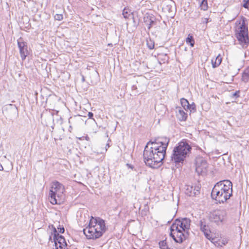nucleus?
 <instances>
[{
    "instance_id": "nucleus-1",
    "label": "nucleus",
    "mask_w": 249,
    "mask_h": 249,
    "mask_svg": "<svg viewBox=\"0 0 249 249\" xmlns=\"http://www.w3.org/2000/svg\"><path fill=\"white\" fill-rule=\"evenodd\" d=\"M169 140L165 138L161 141L159 139L150 141L147 143L143 151L144 161L146 165L156 168L161 165L164 158Z\"/></svg>"
},
{
    "instance_id": "nucleus-2",
    "label": "nucleus",
    "mask_w": 249,
    "mask_h": 249,
    "mask_svg": "<svg viewBox=\"0 0 249 249\" xmlns=\"http://www.w3.org/2000/svg\"><path fill=\"white\" fill-rule=\"evenodd\" d=\"M191 220L188 218L176 219L170 227V235L175 242L181 243L189 235Z\"/></svg>"
},
{
    "instance_id": "nucleus-3",
    "label": "nucleus",
    "mask_w": 249,
    "mask_h": 249,
    "mask_svg": "<svg viewBox=\"0 0 249 249\" xmlns=\"http://www.w3.org/2000/svg\"><path fill=\"white\" fill-rule=\"evenodd\" d=\"M232 195V184L229 180L217 182L211 192V197L217 203H224Z\"/></svg>"
},
{
    "instance_id": "nucleus-4",
    "label": "nucleus",
    "mask_w": 249,
    "mask_h": 249,
    "mask_svg": "<svg viewBox=\"0 0 249 249\" xmlns=\"http://www.w3.org/2000/svg\"><path fill=\"white\" fill-rule=\"evenodd\" d=\"M106 231L105 221L99 218L92 217L88 226L84 229L83 232L88 239H96L102 236Z\"/></svg>"
},
{
    "instance_id": "nucleus-5",
    "label": "nucleus",
    "mask_w": 249,
    "mask_h": 249,
    "mask_svg": "<svg viewBox=\"0 0 249 249\" xmlns=\"http://www.w3.org/2000/svg\"><path fill=\"white\" fill-rule=\"evenodd\" d=\"M191 146L186 142L182 141L179 142L173 149L171 160L176 164L182 163L191 152Z\"/></svg>"
},
{
    "instance_id": "nucleus-6",
    "label": "nucleus",
    "mask_w": 249,
    "mask_h": 249,
    "mask_svg": "<svg viewBox=\"0 0 249 249\" xmlns=\"http://www.w3.org/2000/svg\"><path fill=\"white\" fill-rule=\"evenodd\" d=\"M65 187L57 181H53L50 190L49 199L53 205L60 204L63 198Z\"/></svg>"
},
{
    "instance_id": "nucleus-7",
    "label": "nucleus",
    "mask_w": 249,
    "mask_h": 249,
    "mask_svg": "<svg viewBox=\"0 0 249 249\" xmlns=\"http://www.w3.org/2000/svg\"><path fill=\"white\" fill-rule=\"evenodd\" d=\"M227 213L224 209H217L209 214V218L210 221L217 225L223 224L227 220Z\"/></svg>"
},
{
    "instance_id": "nucleus-8",
    "label": "nucleus",
    "mask_w": 249,
    "mask_h": 249,
    "mask_svg": "<svg viewBox=\"0 0 249 249\" xmlns=\"http://www.w3.org/2000/svg\"><path fill=\"white\" fill-rule=\"evenodd\" d=\"M238 29L239 31L236 34L237 38L241 45H247L249 41L248 27L243 22Z\"/></svg>"
},
{
    "instance_id": "nucleus-9",
    "label": "nucleus",
    "mask_w": 249,
    "mask_h": 249,
    "mask_svg": "<svg viewBox=\"0 0 249 249\" xmlns=\"http://www.w3.org/2000/svg\"><path fill=\"white\" fill-rule=\"evenodd\" d=\"M208 163L202 157H197L196 159V171L198 174H205L207 172Z\"/></svg>"
},
{
    "instance_id": "nucleus-10",
    "label": "nucleus",
    "mask_w": 249,
    "mask_h": 249,
    "mask_svg": "<svg viewBox=\"0 0 249 249\" xmlns=\"http://www.w3.org/2000/svg\"><path fill=\"white\" fill-rule=\"evenodd\" d=\"M199 226L200 231L203 233L205 237L212 243L216 242L215 238L213 237L211 234V231L209 225L206 223L204 219H201L199 222Z\"/></svg>"
},
{
    "instance_id": "nucleus-11",
    "label": "nucleus",
    "mask_w": 249,
    "mask_h": 249,
    "mask_svg": "<svg viewBox=\"0 0 249 249\" xmlns=\"http://www.w3.org/2000/svg\"><path fill=\"white\" fill-rule=\"evenodd\" d=\"M53 240L56 247L58 249H66L67 244L63 236L59 235L55 228H53Z\"/></svg>"
},
{
    "instance_id": "nucleus-12",
    "label": "nucleus",
    "mask_w": 249,
    "mask_h": 249,
    "mask_svg": "<svg viewBox=\"0 0 249 249\" xmlns=\"http://www.w3.org/2000/svg\"><path fill=\"white\" fill-rule=\"evenodd\" d=\"M18 46L22 61H24L29 54L27 43L23 39L20 37L17 40Z\"/></svg>"
},
{
    "instance_id": "nucleus-13",
    "label": "nucleus",
    "mask_w": 249,
    "mask_h": 249,
    "mask_svg": "<svg viewBox=\"0 0 249 249\" xmlns=\"http://www.w3.org/2000/svg\"><path fill=\"white\" fill-rule=\"evenodd\" d=\"M175 10L174 1L172 0H166L163 4L162 10L164 12L169 14L170 17L174 15Z\"/></svg>"
},
{
    "instance_id": "nucleus-14",
    "label": "nucleus",
    "mask_w": 249,
    "mask_h": 249,
    "mask_svg": "<svg viewBox=\"0 0 249 249\" xmlns=\"http://www.w3.org/2000/svg\"><path fill=\"white\" fill-rule=\"evenodd\" d=\"M84 122V120L82 119L81 116L77 115L73 117H71L69 119V123L70 124V128H71L72 126L76 127L82 124Z\"/></svg>"
},
{
    "instance_id": "nucleus-15",
    "label": "nucleus",
    "mask_w": 249,
    "mask_h": 249,
    "mask_svg": "<svg viewBox=\"0 0 249 249\" xmlns=\"http://www.w3.org/2000/svg\"><path fill=\"white\" fill-rule=\"evenodd\" d=\"M200 188L199 186H193L187 185L185 193L190 196H196L200 193Z\"/></svg>"
},
{
    "instance_id": "nucleus-16",
    "label": "nucleus",
    "mask_w": 249,
    "mask_h": 249,
    "mask_svg": "<svg viewBox=\"0 0 249 249\" xmlns=\"http://www.w3.org/2000/svg\"><path fill=\"white\" fill-rule=\"evenodd\" d=\"M17 112V108L16 106L12 104H9L4 107L3 113L7 115L11 116L12 114H15Z\"/></svg>"
},
{
    "instance_id": "nucleus-17",
    "label": "nucleus",
    "mask_w": 249,
    "mask_h": 249,
    "mask_svg": "<svg viewBox=\"0 0 249 249\" xmlns=\"http://www.w3.org/2000/svg\"><path fill=\"white\" fill-rule=\"evenodd\" d=\"M144 22L148 25V29L150 30V28L156 23L155 18L154 17L150 16H147L144 17Z\"/></svg>"
},
{
    "instance_id": "nucleus-18",
    "label": "nucleus",
    "mask_w": 249,
    "mask_h": 249,
    "mask_svg": "<svg viewBox=\"0 0 249 249\" xmlns=\"http://www.w3.org/2000/svg\"><path fill=\"white\" fill-rule=\"evenodd\" d=\"M222 57L220 54L217 55L214 59L212 60V64L213 68L217 67L221 63Z\"/></svg>"
},
{
    "instance_id": "nucleus-19",
    "label": "nucleus",
    "mask_w": 249,
    "mask_h": 249,
    "mask_svg": "<svg viewBox=\"0 0 249 249\" xmlns=\"http://www.w3.org/2000/svg\"><path fill=\"white\" fill-rule=\"evenodd\" d=\"M178 118L180 121H185L187 118V114L182 109L179 108L177 114Z\"/></svg>"
},
{
    "instance_id": "nucleus-20",
    "label": "nucleus",
    "mask_w": 249,
    "mask_h": 249,
    "mask_svg": "<svg viewBox=\"0 0 249 249\" xmlns=\"http://www.w3.org/2000/svg\"><path fill=\"white\" fill-rule=\"evenodd\" d=\"M242 80L244 82H248L249 80V67L247 68L244 71L242 77Z\"/></svg>"
},
{
    "instance_id": "nucleus-21",
    "label": "nucleus",
    "mask_w": 249,
    "mask_h": 249,
    "mask_svg": "<svg viewBox=\"0 0 249 249\" xmlns=\"http://www.w3.org/2000/svg\"><path fill=\"white\" fill-rule=\"evenodd\" d=\"M180 103L184 109L186 110H188L189 107H190V104L188 100L184 98H182L180 100Z\"/></svg>"
},
{
    "instance_id": "nucleus-22",
    "label": "nucleus",
    "mask_w": 249,
    "mask_h": 249,
    "mask_svg": "<svg viewBox=\"0 0 249 249\" xmlns=\"http://www.w3.org/2000/svg\"><path fill=\"white\" fill-rule=\"evenodd\" d=\"M186 43L188 44H190L191 47H193L195 44V40L192 36L190 35L188 36L187 38H186Z\"/></svg>"
},
{
    "instance_id": "nucleus-23",
    "label": "nucleus",
    "mask_w": 249,
    "mask_h": 249,
    "mask_svg": "<svg viewBox=\"0 0 249 249\" xmlns=\"http://www.w3.org/2000/svg\"><path fill=\"white\" fill-rule=\"evenodd\" d=\"M200 7H201V9L205 11L207 10L208 8V3H207V0H202L200 4Z\"/></svg>"
},
{
    "instance_id": "nucleus-24",
    "label": "nucleus",
    "mask_w": 249,
    "mask_h": 249,
    "mask_svg": "<svg viewBox=\"0 0 249 249\" xmlns=\"http://www.w3.org/2000/svg\"><path fill=\"white\" fill-rule=\"evenodd\" d=\"M147 45L149 49H153L154 48V42L151 39L147 40Z\"/></svg>"
},
{
    "instance_id": "nucleus-25",
    "label": "nucleus",
    "mask_w": 249,
    "mask_h": 249,
    "mask_svg": "<svg viewBox=\"0 0 249 249\" xmlns=\"http://www.w3.org/2000/svg\"><path fill=\"white\" fill-rule=\"evenodd\" d=\"M228 240L227 238H223L220 241V243H218V246L222 247L223 246L226 245L228 243Z\"/></svg>"
},
{
    "instance_id": "nucleus-26",
    "label": "nucleus",
    "mask_w": 249,
    "mask_h": 249,
    "mask_svg": "<svg viewBox=\"0 0 249 249\" xmlns=\"http://www.w3.org/2000/svg\"><path fill=\"white\" fill-rule=\"evenodd\" d=\"M190 110L191 112H195L196 110V106L194 103H193L192 104H190V107H189L188 109Z\"/></svg>"
},
{
    "instance_id": "nucleus-27",
    "label": "nucleus",
    "mask_w": 249,
    "mask_h": 249,
    "mask_svg": "<svg viewBox=\"0 0 249 249\" xmlns=\"http://www.w3.org/2000/svg\"><path fill=\"white\" fill-rule=\"evenodd\" d=\"M63 18V16L62 14H56L54 16V18L55 20L60 21V20H62Z\"/></svg>"
},
{
    "instance_id": "nucleus-28",
    "label": "nucleus",
    "mask_w": 249,
    "mask_h": 249,
    "mask_svg": "<svg viewBox=\"0 0 249 249\" xmlns=\"http://www.w3.org/2000/svg\"><path fill=\"white\" fill-rule=\"evenodd\" d=\"M123 15L125 18H127L129 17V16L130 14H128V12L127 11V10L124 8L123 12Z\"/></svg>"
},
{
    "instance_id": "nucleus-29",
    "label": "nucleus",
    "mask_w": 249,
    "mask_h": 249,
    "mask_svg": "<svg viewBox=\"0 0 249 249\" xmlns=\"http://www.w3.org/2000/svg\"><path fill=\"white\" fill-rule=\"evenodd\" d=\"M57 229L59 230V232L61 233H64L65 231L64 228L63 227H61L60 225H59V227H57Z\"/></svg>"
},
{
    "instance_id": "nucleus-30",
    "label": "nucleus",
    "mask_w": 249,
    "mask_h": 249,
    "mask_svg": "<svg viewBox=\"0 0 249 249\" xmlns=\"http://www.w3.org/2000/svg\"><path fill=\"white\" fill-rule=\"evenodd\" d=\"M202 21L203 23L207 24L209 22L211 21V19H210L209 18H202Z\"/></svg>"
},
{
    "instance_id": "nucleus-31",
    "label": "nucleus",
    "mask_w": 249,
    "mask_h": 249,
    "mask_svg": "<svg viewBox=\"0 0 249 249\" xmlns=\"http://www.w3.org/2000/svg\"><path fill=\"white\" fill-rule=\"evenodd\" d=\"M232 96L235 99L237 98L239 96V91H237L235 92L233 94H232Z\"/></svg>"
},
{
    "instance_id": "nucleus-32",
    "label": "nucleus",
    "mask_w": 249,
    "mask_h": 249,
    "mask_svg": "<svg viewBox=\"0 0 249 249\" xmlns=\"http://www.w3.org/2000/svg\"><path fill=\"white\" fill-rule=\"evenodd\" d=\"M88 116L89 119H92L93 116V114L91 112H89L88 114Z\"/></svg>"
},
{
    "instance_id": "nucleus-33",
    "label": "nucleus",
    "mask_w": 249,
    "mask_h": 249,
    "mask_svg": "<svg viewBox=\"0 0 249 249\" xmlns=\"http://www.w3.org/2000/svg\"><path fill=\"white\" fill-rule=\"evenodd\" d=\"M249 4V0H248L247 1V2L244 4L243 5V6L246 8H248V5Z\"/></svg>"
},
{
    "instance_id": "nucleus-34",
    "label": "nucleus",
    "mask_w": 249,
    "mask_h": 249,
    "mask_svg": "<svg viewBox=\"0 0 249 249\" xmlns=\"http://www.w3.org/2000/svg\"><path fill=\"white\" fill-rule=\"evenodd\" d=\"M3 170V167L1 164L0 163V171Z\"/></svg>"
},
{
    "instance_id": "nucleus-35",
    "label": "nucleus",
    "mask_w": 249,
    "mask_h": 249,
    "mask_svg": "<svg viewBox=\"0 0 249 249\" xmlns=\"http://www.w3.org/2000/svg\"><path fill=\"white\" fill-rule=\"evenodd\" d=\"M82 80L83 82L85 81V78L83 76H82Z\"/></svg>"
},
{
    "instance_id": "nucleus-36",
    "label": "nucleus",
    "mask_w": 249,
    "mask_h": 249,
    "mask_svg": "<svg viewBox=\"0 0 249 249\" xmlns=\"http://www.w3.org/2000/svg\"><path fill=\"white\" fill-rule=\"evenodd\" d=\"M127 166H129V167L130 168H132V166H131V165H130V164H127Z\"/></svg>"
},
{
    "instance_id": "nucleus-37",
    "label": "nucleus",
    "mask_w": 249,
    "mask_h": 249,
    "mask_svg": "<svg viewBox=\"0 0 249 249\" xmlns=\"http://www.w3.org/2000/svg\"><path fill=\"white\" fill-rule=\"evenodd\" d=\"M127 166H129V167L130 168H132V166H131V165H130V164H127Z\"/></svg>"
},
{
    "instance_id": "nucleus-38",
    "label": "nucleus",
    "mask_w": 249,
    "mask_h": 249,
    "mask_svg": "<svg viewBox=\"0 0 249 249\" xmlns=\"http://www.w3.org/2000/svg\"><path fill=\"white\" fill-rule=\"evenodd\" d=\"M93 120L95 123V124H96V123L95 122V120L94 119H93Z\"/></svg>"
},
{
    "instance_id": "nucleus-39",
    "label": "nucleus",
    "mask_w": 249,
    "mask_h": 249,
    "mask_svg": "<svg viewBox=\"0 0 249 249\" xmlns=\"http://www.w3.org/2000/svg\"><path fill=\"white\" fill-rule=\"evenodd\" d=\"M107 146L109 147V144H107Z\"/></svg>"
},
{
    "instance_id": "nucleus-40",
    "label": "nucleus",
    "mask_w": 249,
    "mask_h": 249,
    "mask_svg": "<svg viewBox=\"0 0 249 249\" xmlns=\"http://www.w3.org/2000/svg\"><path fill=\"white\" fill-rule=\"evenodd\" d=\"M57 249H58V248H57Z\"/></svg>"
}]
</instances>
